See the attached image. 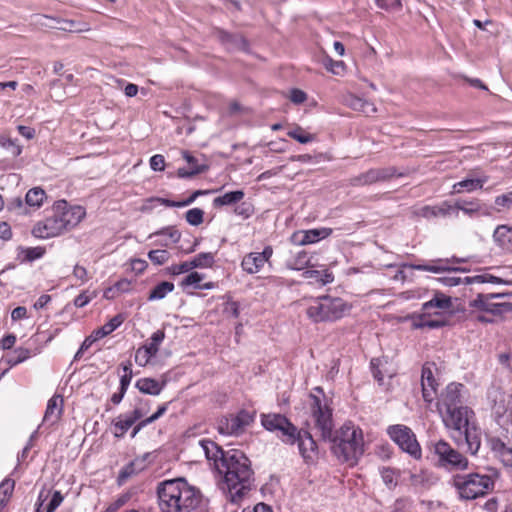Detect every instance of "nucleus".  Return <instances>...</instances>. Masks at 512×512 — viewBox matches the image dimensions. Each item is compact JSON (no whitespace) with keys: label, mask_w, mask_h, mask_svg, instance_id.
<instances>
[{"label":"nucleus","mask_w":512,"mask_h":512,"mask_svg":"<svg viewBox=\"0 0 512 512\" xmlns=\"http://www.w3.org/2000/svg\"><path fill=\"white\" fill-rule=\"evenodd\" d=\"M310 411L314 427L320 432L323 439L332 441V452L341 462L356 465L364 453V439L362 430L351 422L344 423L333 435L332 409L325 397L310 395Z\"/></svg>","instance_id":"f257e3e1"},{"label":"nucleus","mask_w":512,"mask_h":512,"mask_svg":"<svg viewBox=\"0 0 512 512\" xmlns=\"http://www.w3.org/2000/svg\"><path fill=\"white\" fill-rule=\"evenodd\" d=\"M464 389L460 383L448 384L438 399L437 408L445 427L458 433L459 437L453 435V438L460 442L464 436L468 451L474 455L480 448L481 439L477 429L470 425L473 411L463 405Z\"/></svg>","instance_id":"f03ea898"},{"label":"nucleus","mask_w":512,"mask_h":512,"mask_svg":"<svg viewBox=\"0 0 512 512\" xmlns=\"http://www.w3.org/2000/svg\"><path fill=\"white\" fill-rule=\"evenodd\" d=\"M217 471L223 475L221 489L227 499L238 504L251 489L253 471L249 459L240 450H228L220 457Z\"/></svg>","instance_id":"7ed1b4c3"},{"label":"nucleus","mask_w":512,"mask_h":512,"mask_svg":"<svg viewBox=\"0 0 512 512\" xmlns=\"http://www.w3.org/2000/svg\"><path fill=\"white\" fill-rule=\"evenodd\" d=\"M162 512H193L201 503V493L184 479L162 482L157 489Z\"/></svg>","instance_id":"20e7f679"},{"label":"nucleus","mask_w":512,"mask_h":512,"mask_svg":"<svg viewBox=\"0 0 512 512\" xmlns=\"http://www.w3.org/2000/svg\"><path fill=\"white\" fill-rule=\"evenodd\" d=\"M85 215L83 207L69 206L65 200L57 201L52 207V214L37 222L32 234L41 239L59 236L80 223Z\"/></svg>","instance_id":"39448f33"},{"label":"nucleus","mask_w":512,"mask_h":512,"mask_svg":"<svg viewBox=\"0 0 512 512\" xmlns=\"http://www.w3.org/2000/svg\"><path fill=\"white\" fill-rule=\"evenodd\" d=\"M450 484L461 500L468 501L487 495L494 489L495 481L488 474L472 472L453 475Z\"/></svg>","instance_id":"423d86ee"},{"label":"nucleus","mask_w":512,"mask_h":512,"mask_svg":"<svg viewBox=\"0 0 512 512\" xmlns=\"http://www.w3.org/2000/svg\"><path fill=\"white\" fill-rule=\"evenodd\" d=\"M350 310L351 305L342 298L322 296L309 304L306 314L314 323L333 322L343 318Z\"/></svg>","instance_id":"0eeeda50"},{"label":"nucleus","mask_w":512,"mask_h":512,"mask_svg":"<svg viewBox=\"0 0 512 512\" xmlns=\"http://www.w3.org/2000/svg\"><path fill=\"white\" fill-rule=\"evenodd\" d=\"M470 313L483 312L491 316H502L512 311V293H479L469 301Z\"/></svg>","instance_id":"6e6552de"},{"label":"nucleus","mask_w":512,"mask_h":512,"mask_svg":"<svg viewBox=\"0 0 512 512\" xmlns=\"http://www.w3.org/2000/svg\"><path fill=\"white\" fill-rule=\"evenodd\" d=\"M432 452L437 458L436 466L447 471H464L468 469L469 461L448 442L438 440L432 444Z\"/></svg>","instance_id":"1a4fd4ad"},{"label":"nucleus","mask_w":512,"mask_h":512,"mask_svg":"<svg viewBox=\"0 0 512 512\" xmlns=\"http://www.w3.org/2000/svg\"><path fill=\"white\" fill-rule=\"evenodd\" d=\"M256 412L240 410L236 414H229L218 420L217 430L226 436H240L255 421Z\"/></svg>","instance_id":"9d476101"},{"label":"nucleus","mask_w":512,"mask_h":512,"mask_svg":"<svg viewBox=\"0 0 512 512\" xmlns=\"http://www.w3.org/2000/svg\"><path fill=\"white\" fill-rule=\"evenodd\" d=\"M390 438L400 447V449L414 459H420L422 456L421 447L413 431L404 425H394L388 428Z\"/></svg>","instance_id":"9b49d317"},{"label":"nucleus","mask_w":512,"mask_h":512,"mask_svg":"<svg viewBox=\"0 0 512 512\" xmlns=\"http://www.w3.org/2000/svg\"><path fill=\"white\" fill-rule=\"evenodd\" d=\"M262 426L270 432H280L282 441L292 442L296 433V426L284 415L269 413L261 415Z\"/></svg>","instance_id":"f8f14e48"},{"label":"nucleus","mask_w":512,"mask_h":512,"mask_svg":"<svg viewBox=\"0 0 512 512\" xmlns=\"http://www.w3.org/2000/svg\"><path fill=\"white\" fill-rule=\"evenodd\" d=\"M487 401L495 419L498 422L500 419L508 417L510 396L501 388L496 386L490 387L487 392Z\"/></svg>","instance_id":"ddd939ff"},{"label":"nucleus","mask_w":512,"mask_h":512,"mask_svg":"<svg viewBox=\"0 0 512 512\" xmlns=\"http://www.w3.org/2000/svg\"><path fill=\"white\" fill-rule=\"evenodd\" d=\"M148 412L147 405L136 407L133 411L121 414L113 420V434L122 438L126 432Z\"/></svg>","instance_id":"4468645a"},{"label":"nucleus","mask_w":512,"mask_h":512,"mask_svg":"<svg viewBox=\"0 0 512 512\" xmlns=\"http://www.w3.org/2000/svg\"><path fill=\"white\" fill-rule=\"evenodd\" d=\"M286 444L293 445L297 443L299 452L306 462H312L317 457V444L311 434L307 431L298 430L294 434L292 442H285Z\"/></svg>","instance_id":"2eb2a0df"},{"label":"nucleus","mask_w":512,"mask_h":512,"mask_svg":"<svg viewBox=\"0 0 512 512\" xmlns=\"http://www.w3.org/2000/svg\"><path fill=\"white\" fill-rule=\"evenodd\" d=\"M437 367L435 363L427 362L422 367L421 385L422 395L425 402L431 403L437 392L438 382L435 378Z\"/></svg>","instance_id":"dca6fc26"},{"label":"nucleus","mask_w":512,"mask_h":512,"mask_svg":"<svg viewBox=\"0 0 512 512\" xmlns=\"http://www.w3.org/2000/svg\"><path fill=\"white\" fill-rule=\"evenodd\" d=\"M394 175L393 168L370 169L350 179V185L359 187L385 181Z\"/></svg>","instance_id":"f3484780"},{"label":"nucleus","mask_w":512,"mask_h":512,"mask_svg":"<svg viewBox=\"0 0 512 512\" xmlns=\"http://www.w3.org/2000/svg\"><path fill=\"white\" fill-rule=\"evenodd\" d=\"M332 229L327 227L301 230L292 234L291 241L295 245L303 246L316 243L332 234Z\"/></svg>","instance_id":"a211bd4d"},{"label":"nucleus","mask_w":512,"mask_h":512,"mask_svg":"<svg viewBox=\"0 0 512 512\" xmlns=\"http://www.w3.org/2000/svg\"><path fill=\"white\" fill-rule=\"evenodd\" d=\"M453 303L451 297L442 292H435L432 299L422 305V311L426 315L441 316L443 313L452 309Z\"/></svg>","instance_id":"6ab92c4d"},{"label":"nucleus","mask_w":512,"mask_h":512,"mask_svg":"<svg viewBox=\"0 0 512 512\" xmlns=\"http://www.w3.org/2000/svg\"><path fill=\"white\" fill-rule=\"evenodd\" d=\"M463 260L453 257L452 259H437L428 264L414 265L413 268L419 271H428L432 273H441L445 271H465L464 269L455 268L451 263H460Z\"/></svg>","instance_id":"aec40b11"},{"label":"nucleus","mask_w":512,"mask_h":512,"mask_svg":"<svg viewBox=\"0 0 512 512\" xmlns=\"http://www.w3.org/2000/svg\"><path fill=\"white\" fill-rule=\"evenodd\" d=\"M454 211L453 205L448 202H443L440 205L435 206H423L415 211L416 216L432 219L437 217H446L452 214Z\"/></svg>","instance_id":"412c9836"},{"label":"nucleus","mask_w":512,"mask_h":512,"mask_svg":"<svg viewBox=\"0 0 512 512\" xmlns=\"http://www.w3.org/2000/svg\"><path fill=\"white\" fill-rule=\"evenodd\" d=\"M63 397L61 395L52 396L47 403L43 421L50 425L58 422L63 413Z\"/></svg>","instance_id":"4be33fe9"},{"label":"nucleus","mask_w":512,"mask_h":512,"mask_svg":"<svg viewBox=\"0 0 512 512\" xmlns=\"http://www.w3.org/2000/svg\"><path fill=\"white\" fill-rule=\"evenodd\" d=\"M182 156L190 165V169L179 168L177 170V176L179 178H190L208 170V165L204 163L200 164L198 159L192 156L188 151H182Z\"/></svg>","instance_id":"5701e85b"},{"label":"nucleus","mask_w":512,"mask_h":512,"mask_svg":"<svg viewBox=\"0 0 512 512\" xmlns=\"http://www.w3.org/2000/svg\"><path fill=\"white\" fill-rule=\"evenodd\" d=\"M204 279V275L198 272H191L186 277L182 279L180 282V286L183 289L186 288H193V289H201V290H210L215 288L214 282H206L202 283V280Z\"/></svg>","instance_id":"b1692460"},{"label":"nucleus","mask_w":512,"mask_h":512,"mask_svg":"<svg viewBox=\"0 0 512 512\" xmlns=\"http://www.w3.org/2000/svg\"><path fill=\"white\" fill-rule=\"evenodd\" d=\"M199 446L204 452L206 458L209 461H213L215 468L217 469V464L220 462V457H222V455H226V451L224 452L220 446L209 439L200 440Z\"/></svg>","instance_id":"393cba45"},{"label":"nucleus","mask_w":512,"mask_h":512,"mask_svg":"<svg viewBox=\"0 0 512 512\" xmlns=\"http://www.w3.org/2000/svg\"><path fill=\"white\" fill-rule=\"evenodd\" d=\"M346 104L353 110L362 112L367 116H370L377 111L373 103L355 95H349L346 98Z\"/></svg>","instance_id":"a878e982"},{"label":"nucleus","mask_w":512,"mask_h":512,"mask_svg":"<svg viewBox=\"0 0 512 512\" xmlns=\"http://www.w3.org/2000/svg\"><path fill=\"white\" fill-rule=\"evenodd\" d=\"M165 386V382L160 383L153 378H141L136 382V388L149 395H159Z\"/></svg>","instance_id":"bb28decb"},{"label":"nucleus","mask_w":512,"mask_h":512,"mask_svg":"<svg viewBox=\"0 0 512 512\" xmlns=\"http://www.w3.org/2000/svg\"><path fill=\"white\" fill-rule=\"evenodd\" d=\"M487 181V176L482 178L464 179L453 185V191L455 193L472 192L474 190L481 189Z\"/></svg>","instance_id":"cd10ccee"},{"label":"nucleus","mask_w":512,"mask_h":512,"mask_svg":"<svg viewBox=\"0 0 512 512\" xmlns=\"http://www.w3.org/2000/svg\"><path fill=\"white\" fill-rule=\"evenodd\" d=\"M264 264L265 263L262 261L259 252H251L244 256L241 262V267L245 272L255 274L261 270Z\"/></svg>","instance_id":"c85d7f7f"},{"label":"nucleus","mask_w":512,"mask_h":512,"mask_svg":"<svg viewBox=\"0 0 512 512\" xmlns=\"http://www.w3.org/2000/svg\"><path fill=\"white\" fill-rule=\"evenodd\" d=\"M453 208H454V211H452V214H454L455 217H458L459 210L463 211L466 215L472 217L480 212L481 204L478 200H473V201L459 200L455 203Z\"/></svg>","instance_id":"c756f323"},{"label":"nucleus","mask_w":512,"mask_h":512,"mask_svg":"<svg viewBox=\"0 0 512 512\" xmlns=\"http://www.w3.org/2000/svg\"><path fill=\"white\" fill-rule=\"evenodd\" d=\"M244 196L245 193L242 190L227 192L221 196L216 197L213 200V205L214 207L233 205L240 202Z\"/></svg>","instance_id":"7c9ffc66"},{"label":"nucleus","mask_w":512,"mask_h":512,"mask_svg":"<svg viewBox=\"0 0 512 512\" xmlns=\"http://www.w3.org/2000/svg\"><path fill=\"white\" fill-rule=\"evenodd\" d=\"M45 254L44 247H21L18 251V260L20 262H32L34 260L40 259Z\"/></svg>","instance_id":"2f4dec72"},{"label":"nucleus","mask_w":512,"mask_h":512,"mask_svg":"<svg viewBox=\"0 0 512 512\" xmlns=\"http://www.w3.org/2000/svg\"><path fill=\"white\" fill-rule=\"evenodd\" d=\"M303 277L305 279L314 280L315 283L320 284L322 286L329 284L334 280L333 274L328 270L319 271L314 269H308L304 271Z\"/></svg>","instance_id":"473e14b6"},{"label":"nucleus","mask_w":512,"mask_h":512,"mask_svg":"<svg viewBox=\"0 0 512 512\" xmlns=\"http://www.w3.org/2000/svg\"><path fill=\"white\" fill-rule=\"evenodd\" d=\"M46 199L45 191L40 187H34L28 190L25 196V202L28 206L39 208Z\"/></svg>","instance_id":"72a5a7b5"},{"label":"nucleus","mask_w":512,"mask_h":512,"mask_svg":"<svg viewBox=\"0 0 512 512\" xmlns=\"http://www.w3.org/2000/svg\"><path fill=\"white\" fill-rule=\"evenodd\" d=\"M123 321L124 318L122 315L114 316L109 322L93 332L95 334V338L101 339L109 335L114 330H116L123 323Z\"/></svg>","instance_id":"f704fd0d"},{"label":"nucleus","mask_w":512,"mask_h":512,"mask_svg":"<svg viewBox=\"0 0 512 512\" xmlns=\"http://www.w3.org/2000/svg\"><path fill=\"white\" fill-rule=\"evenodd\" d=\"M431 316L432 315H426V313H424L422 311V314L419 316L418 320L414 323V326L416 328H430V329H435V328H440V327H443L446 325L447 321L444 320V319H431Z\"/></svg>","instance_id":"c9c22d12"},{"label":"nucleus","mask_w":512,"mask_h":512,"mask_svg":"<svg viewBox=\"0 0 512 512\" xmlns=\"http://www.w3.org/2000/svg\"><path fill=\"white\" fill-rule=\"evenodd\" d=\"M218 37L223 43H227L231 48L245 49L247 43L241 35H232L225 31H219Z\"/></svg>","instance_id":"e433bc0d"},{"label":"nucleus","mask_w":512,"mask_h":512,"mask_svg":"<svg viewBox=\"0 0 512 512\" xmlns=\"http://www.w3.org/2000/svg\"><path fill=\"white\" fill-rule=\"evenodd\" d=\"M173 290H174V284L172 282H168V281L161 282L157 286H155L154 289L151 290L148 300H150V301L161 300L168 293L172 292Z\"/></svg>","instance_id":"4c0bfd02"},{"label":"nucleus","mask_w":512,"mask_h":512,"mask_svg":"<svg viewBox=\"0 0 512 512\" xmlns=\"http://www.w3.org/2000/svg\"><path fill=\"white\" fill-rule=\"evenodd\" d=\"M495 242L504 247L512 240V229L506 225H499L493 234Z\"/></svg>","instance_id":"58836bf2"},{"label":"nucleus","mask_w":512,"mask_h":512,"mask_svg":"<svg viewBox=\"0 0 512 512\" xmlns=\"http://www.w3.org/2000/svg\"><path fill=\"white\" fill-rule=\"evenodd\" d=\"M164 339L165 331L157 330L151 335L150 342L144 344L143 346L153 355V357H155L159 352L160 345L162 344Z\"/></svg>","instance_id":"ea45409f"},{"label":"nucleus","mask_w":512,"mask_h":512,"mask_svg":"<svg viewBox=\"0 0 512 512\" xmlns=\"http://www.w3.org/2000/svg\"><path fill=\"white\" fill-rule=\"evenodd\" d=\"M214 254L211 252L199 253L192 260V268H209L214 264Z\"/></svg>","instance_id":"a19ab883"},{"label":"nucleus","mask_w":512,"mask_h":512,"mask_svg":"<svg viewBox=\"0 0 512 512\" xmlns=\"http://www.w3.org/2000/svg\"><path fill=\"white\" fill-rule=\"evenodd\" d=\"M309 264L307 252L299 251L293 258L287 262V267L293 270L304 269Z\"/></svg>","instance_id":"79ce46f5"},{"label":"nucleus","mask_w":512,"mask_h":512,"mask_svg":"<svg viewBox=\"0 0 512 512\" xmlns=\"http://www.w3.org/2000/svg\"><path fill=\"white\" fill-rule=\"evenodd\" d=\"M148 258L155 265H163L169 260L170 253L164 249L151 250L148 253Z\"/></svg>","instance_id":"37998d69"},{"label":"nucleus","mask_w":512,"mask_h":512,"mask_svg":"<svg viewBox=\"0 0 512 512\" xmlns=\"http://www.w3.org/2000/svg\"><path fill=\"white\" fill-rule=\"evenodd\" d=\"M59 29L68 32L80 33L88 31L89 27L85 23L81 24L73 20H63L61 21V26L59 27Z\"/></svg>","instance_id":"c03bdc74"},{"label":"nucleus","mask_w":512,"mask_h":512,"mask_svg":"<svg viewBox=\"0 0 512 512\" xmlns=\"http://www.w3.org/2000/svg\"><path fill=\"white\" fill-rule=\"evenodd\" d=\"M287 135L301 144H306L314 140V136L306 133L301 127H296L288 131Z\"/></svg>","instance_id":"a18cd8bd"},{"label":"nucleus","mask_w":512,"mask_h":512,"mask_svg":"<svg viewBox=\"0 0 512 512\" xmlns=\"http://www.w3.org/2000/svg\"><path fill=\"white\" fill-rule=\"evenodd\" d=\"M186 221L192 226H199L203 223L204 212L200 208H193L186 212Z\"/></svg>","instance_id":"49530a36"},{"label":"nucleus","mask_w":512,"mask_h":512,"mask_svg":"<svg viewBox=\"0 0 512 512\" xmlns=\"http://www.w3.org/2000/svg\"><path fill=\"white\" fill-rule=\"evenodd\" d=\"M323 64L328 71L335 75H340L345 70V64L343 61H336L328 56L323 60Z\"/></svg>","instance_id":"de8ad7c7"},{"label":"nucleus","mask_w":512,"mask_h":512,"mask_svg":"<svg viewBox=\"0 0 512 512\" xmlns=\"http://www.w3.org/2000/svg\"><path fill=\"white\" fill-rule=\"evenodd\" d=\"M30 357V351L26 348H17L14 350L13 354L8 358V363L10 365L19 364Z\"/></svg>","instance_id":"09e8293b"},{"label":"nucleus","mask_w":512,"mask_h":512,"mask_svg":"<svg viewBox=\"0 0 512 512\" xmlns=\"http://www.w3.org/2000/svg\"><path fill=\"white\" fill-rule=\"evenodd\" d=\"M152 357L153 355L144 346L139 347L135 352V362L141 367H145Z\"/></svg>","instance_id":"8fccbe9b"},{"label":"nucleus","mask_w":512,"mask_h":512,"mask_svg":"<svg viewBox=\"0 0 512 512\" xmlns=\"http://www.w3.org/2000/svg\"><path fill=\"white\" fill-rule=\"evenodd\" d=\"M96 296V291L85 290L74 299V305L78 308H82L86 306Z\"/></svg>","instance_id":"3c124183"},{"label":"nucleus","mask_w":512,"mask_h":512,"mask_svg":"<svg viewBox=\"0 0 512 512\" xmlns=\"http://www.w3.org/2000/svg\"><path fill=\"white\" fill-rule=\"evenodd\" d=\"M381 477L388 488H392L397 485V476L396 472L393 469L386 467L382 468Z\"/></svg>","instance_id":"603ef678"},{"label":"nucleus","mask_w":512,"mask_h":512,"mask_svg":"<svg viewBox=\"0 0 512 512\" xmlns=\"http://www.w3.org/2000/svg\"><path fill=\"white\" fill-rule=\"evenodd\" d=\"M193 268H192V264H191V260L190 261H185V262H182L180 264H174V265H171L169 267H167V272L171 275H180L182 273H187L189 271H191Z\"/></svg>","instance_id":"864d4df0"},{"label":"nucleus","mask_w":512,"mask_h":512,"mask_svg":"<svg viewBox=\"0 0 512 512\" xmlns=\"http://www.w3.org/2000/svg\"><path fill=\"white\" fill-rule=\"evenodd\" d=\"M0 145L7 149L13 156H18L21 154V147L10 138L0 137Z\"/></svg>","instance_id":"5fc2aeb1"},{"label":"nucleus","mask_w":512,"mask_h":512,"mask_svg":"<svg viewBox=\"0 0 512 512\" xmlns=\"http://www.w3.org/2000/svg\"><path fill=\"white\" fill-rule=\"evenodd\" d=\"M234 213L243 219H247L254 213L252 204L248 202H242L234 208Z\"/></svg>","instance_id":"6e6d98bb"},{"label":"nucleus","mask_w":512,"mask_h":512,"mask_svg":"<svg viewBox=\"0 0 512 512\" xmlns=\"http://www.w3.org/2000/svg\"><path fill=\"white\" fill-rule=\"evenodd\" d=\"M474 282H478V283H485V282H490V283H500L501 282V279L496 277V276H492V275H477V276H474V277H465V284H471V283H474Z\"/></svg>","instance_id":"4d7b16f0"},{"label":"nucleus","mask_w":512,"mask_h":512,"mask_svg":"<svg viewBox=\"0 0 512 512\" xmlns=\"http://www.w3.org/2000/svg\"><path fill=\"white\" fill-rule=\"evenodd\" d=\"M99 340L98 338H95V334L92 333L90 336H88L84 341L83 343L81 344L80 348L78 349V351L76 352L75 356H74V360H79L81 359V357L83 356V354L85 353V351H87L91 345L95 342Z\"/></svg>","instance_id":"13d9d810"},{"label":"nucleus","mask_w":512,"mask_h":512,"mask_svg":"<svg viewBox=\"0 0 512 512\" xmlns=\"http://www.w3.org/2000/svg\"><path fill=\"white\" fill-rule=\"evenodd\" d=\"M224 314L228 317L237 318L239 316V304L231 299H229L223 308Z\"/></svg>","instance_id":"bf43d9fd"},{"label":"nucleus","mask_w":512,"mask_h":512,"mask_svg":"<svg viewBox=\"0 0 512 512\" xmlns=\"http://www.w3.org/2000/svg\"><path fill=\"white\" fill-rule=\"evenodd\" d=\"M495 204L498 207H502L505 209H512V191L502 194L500 196H497L495 198Z\"/></svg>","instance_id":"052dcab7"},{"label":"nucleus","mask_w":512,"mask_h":512,"mask_svg":"<svg viewBox=\"0 0 512 512\" xmlns=\"http://www.w3.org/2000/svg\"><path fill=\"white\" fill-rule=\"evenodd\" d=\"M14 490V481L11 479H5L0 483V496L10 499Z\"/></svg>","instance_id":"680f3d73"},{"label":"nucleus","mask_w":512,"mask_h":512,"mask_svg":"<svg viewBox=\"0 0 512 512\" xmlns=\"http://www.w3.org/2000/svg\"><path fill=\"white\" fill-rule=\"evenodd\" d=\"M438 281L445 286L454 287L460 284H465V277L461 278L458 276H444L438 278Z\"/></svg>","instance_id":"e2e57ef3"},{"label":"nucleus","mask_w":512,"mask_h":512,"mask_svg":"<svg viewBox=\"0 0 512 512\" xmlns=\"http://www.w3.org/2000/svg\"><path fill=\"white\" fill-rule=\"evenodd\" d=\"M63 495L60 491H55L52 498L47 506V512H54L63 502Z\"/></svg>","instance_id":"0e129e2a"},{"label":"nucleus","mask_w":512,"mask_h":512,"mask_svg":"<svg viewBox=\"0 0 512 512\" xmlns=\"http://www.w3.org/2000/svg\"><path fill=\"white\" fill-rule=\"evenodd\" d=\"M150 167L154 171H163L165 169V159L163 155L156 154L150 158Z\"/></svg>","instance_id":"69168bd1"},{"label":"nucleus","mask_w":512,"mask_h":512,"mask_svg":"<svg viewBox=\"0 0 512 512\" xmlns=\"http://www.w3.org/2000/svg\"><path fill=\"white\" fill-rule=\"evenodd\" d=\"M376 5L384 10H390L394 8H400L401 2L400 0H374Z\"/></svg>","instance_id":"338daca9"},{"label":"nucleus","mask_w":512,"mask_h":512,"mask_svg":"<svg viewBox=\"0 0 512 512\" xmlns=\"http://www.w3.org/2000/svg\"><path fill=\"white\" fill-rule=\"evenodd\" d=\"M307 99L306 93L299 89H293L290 93V100L295 104H301Z\"/></svg>","instance_id":"774afa93"}]
</instances>
